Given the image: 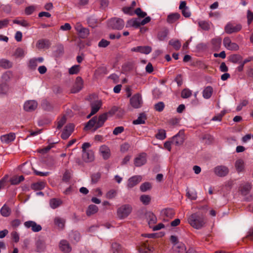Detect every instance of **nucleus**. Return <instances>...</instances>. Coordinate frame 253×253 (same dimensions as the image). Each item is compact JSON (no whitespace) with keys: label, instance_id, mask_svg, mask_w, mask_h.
Returning <instances> with one entry per match:
<instances>
[{"label":"nucleus","instance_id":"22","mask_svg":"<svg viewBox=\"0 0 253 253\" xmlns=\"http://www.w3.org/2000/svg\"><path fill=\"white\" fill-rule=\"evenodd\" d=\"M50 45L49 41L45 39L39 40L36 44L37 48L39 49H47L50 47Z\"/></svg>","mask_w":253,"mask_h":253},{"label":"nucleus","instance_id":"27","mask_svg":"<svg viewBox=\"0 0 253 253\" xmlns=\"http://www.w3.org/2000/svg\"><path fill=\"white\" fill-rule=\"evenodd\" d=\"M98 211V207L95 205H90L86 211V215L88 216H90L95 213H96Z\"/></svg>","mask_w":253,"mask_h":253},{"label":"nucleus","instance_id":"55","mask_svg":"<svg viewBox=\"0 0 253 253\" xmlns=\"http://www.w3.org/2000/svg\"><path fill=\"white\" fill-rule=\"evenodd\" d=\"M186 196L191 200H195L197 199V193L195 191L190 192L187 191Z\"/></svg>","mask_w":253,"mask_h":253},{"label":"nucleus","instance_id":"56","mask_svg":"<svg viewBox=\"0 0 253 253\" xmlns=\"http://www.w3.org/2000/svg\"><path fill=\"white\" fill-rule=\"evenodd\" d=\"M134 13L140 18H144L147 15L146 12L142 11L140 8H137L134 11Z\"/></svg>","mask_w":253,"mask_h":253},{"label":"nucleus","instance_id":"12","mask_svg":"<svg viewBox=\"0 0 253 253\" xmlns=\"http://www.w3.org/2000/svg\"><path fill=\"white\" fill-rule=\"evenodd\" d=\"M131 106L136 109L139 108L142 104V99L140 95L137 93L133 95L130 99Z\"/></svg>","mask_w":253,"mask_h":253},{"label":"nucleus","instance_id":"60","mask_svg":"<svg viewBox=\"0 0 253 253\" xmlns=\"http://www.w3.org/2000/svg\"><path fill=\"white\" fill-rule=\"evenodd\" d=\"M165 107V104L163 102H159L155 105L156 111H163Z\"/></svg>","mask_w":253,"mask_h":253},{"label":"nucleus","instance_id":"4","mask_svg":"<svg viewBox=\"0 0 253 253\" xmlns=\"http://www.w3.org/2000/svg\"><path fill=\"white\" fill-rule=\"evenodd\" d=\"M241 29V25L228 22L224 27V31L227 34H231L240 31Z\"/></svg>","mask_w":253,"mask_h":253},{"label":"nucleus","instance_id":"36","mask_svg":"<svg viewBox=\"0 0 253 253\" xmlns=\"http://www.w3.org/2000/svg\"><path fill=\"white\" fill-rule=\"evenodd\" d=\"M235 167L238 172H240L244 170V163L242 159L237 160L235 164Z\"/></svg>","mask_w":253,"mask_h":253},{"label":"nucleus","instance_id":"7","mask_svg":"<svg viewBox=\"0 0 253 253\" xmlns=\"http://www.w3.org/2000/svg\"><path fill=\"white\" fill-rule=\"evenodd\" d=\"M185 140L184 132L180 130L179 132L172 137V143L176 146L181 145Z\"/></svg>","mask_w":253,"mask_h":253},{"label":"nucleus","instance_id":"50","mask_svg":"<svg viewBox=\"0 0 253 253\" xmlns=\"http://www.w3.org/2000/svg\"><path fill=\"white\" fill-rule=\"evenodd\" d=\"M80 69V66L79 65H75L73 66L69 70V73L70 75L77 74L79 73Z\"/></svg>","mask_w":253,"mask_h":253},{"label":"nucleus","instance_id":"24","mask_svg":"<svg viewBox=\"0 0 253 253\" xmlns=\"http://www.w3.org/2000/svg\"><path fill=\"white\" fill-rule=\"evenodd\" d=\"M83 159L85 162H92L94 160V154L92 150L83 152Z\"/></svg>","mask_w":253,"mask_h":253},{"label":"nucleus","instance_id":"51","mask_svg":"<svg viewBox=\"0 0 253 253\" xmlns=\"http://www.w3.org/2000/svg\"><path fill=\"white\" fill-rule=\"evenodd\" d=\"M156 137L160 140H163L166 137V131L164 129H160L156 134Z\"/></svg>","mask_w":253,"mask_h":253},{"label":"nucleus","instance_id":"23","mask_svg":"<svg viewBox=\"0 0 253 253\" xmlns=\"http://www.w3.org/2000/svg\"><path fill=\"white\" fill-rule=\"evenodd\" d=\"M15 138V134L14 133L10 132L8 134L3 135L1 136V141L5 143H9L13 141Z\"/></svg>","mask_w":253,"mask_h":253},{"label":"nucleus","instance_id":"16","mask_svg":"<svg viewBox=\"0 0 253 253\" xmlns=\"http://www.w3.org/2000/svg\"><path fill=\"white\" fill-rule=\"evenodd\" d=\"M146 154L142 153L135 158L134 160V164L136 167H141L146 163Z\"/></svg>","mask_w":253,"mask_h":253},{"label":"nucleus","instance_id":"20","mask_svg":"<svg viewBox=\"0 0 253 253\" xmlns=\"http://www.w3.org/2000/svg\"><path fill=\"white\" fill-rule=\"evenodd\" d=\"M36 246L37 252L41 253L44 252L46 249L45 240L42 238H39L36 242Z\"/></svg>","mask_w":253,"mask_h":253},{"label":"nucleus","instance_id":"5","mask_svg":"<svg viewBox=\"0 0 253 253\" xmlns=\"http://www.w3.org/2000/svg\"><path fill=\"white\" fill-rule=\"evenodd\" d=\"M75 29L80 38L85 39L89 34V30L86 28L83 27L80 23H78L76 24Z\"/></svg>","mask_w":253,"mask_h":253},{"label":"nucleus","instance_id":"19","mask_svg":"<svg viewBox=\"0 0 253 253\" xmlns=\"http://www.w3.org/2000/svg\"><path fill=\"white\" fill-rule=\"evenodd\" d=\"M83 87V81L81 77H78L73 88L72 89V92L75 93L80 91Z\"/></svg>","mask_w":253,"mask_h":253},{"label":"nucleus","instance_id":"44","mask_svg":"<svg viewBox=\"0 0 253 253\" xmlns=\"http://www.w3.org/2000/svg\"><path fill=\"white\" fill-rule=\"evenodd\" d=\"M168 34V31L167 30H164L163 31H160L157 35V38L159 41H164Z\"/></svg>","mask_w":253,"mask_h":253},{"label":"nucleus","instance_id":"32","mask_svg":"<svg viewBox=\"0 0 253 253\" xmlns=\"http://www.w3.org/2000/svg\"><path fill=\"white\" fill-rule=\"evenodd\" d=\"M211 43L212 47L214 50H218L221 46V38H215L212 40Z\"/></svg>","mask_w":253,"mask_h":253},{"label":"nucleus","instance_id":"14","mask_svg":"<svg viewBox=\"0 0 253 253\" xmlns=\"http://www.w3.org/2000/svg\"><path fill=\"white\" fill-rule=\"evenodd\" d=\"M24 225L27 228H31L32 230L35 232H39L42 229L40 225L37 224L35 221L31 220L25 222Z\"/></svg>","mask_w":253,"mask_h":253},{"label":"nucleus","instance_id":"31","mask_svg":"<svg viewBox=\"0 0 253 253\" xmlns=\"http://www.w3.org/2000/svg\"><path fill=\"white\" fill-rule=\"evenodd\" d=\"M133 69V65L132 63L127 62L122 66V73L127 74L131 71Z\"/></svg>","mask_w":253,"mask_h":253},{"label":"nucleus","instance_id":"40","mask_svg":"<svg viewBox=\"0 0 253 253\" xmlns=\"http://www.w3.org/2000/svg\"><path fill=\"white\" fill-rule=\"evenodd\" d=\"M9 90V85L4 82L0 84V94H5Z\"/></svg>","mask_w":253,"mask_h":253},{"label":"nucleus","instance_id":"33","mask_svg":"<svg viewBox=\"0 0 253 253\" xmlns=\"http://www.w3.org/2000/svg\"><path fill=\"white\" fill-rule=\"evenodd\" d=\"M180 15L177 13L170 14L167 17V22L169 23H173L178 20Z\"/></svg>","mask_w":253,"mask_h":253},{"label":"nucleus","instance_id":"11","mask_svg":"<svg viewBox=\"0 0 253 253\" xmlns=\"http://www.w3.org/2000/svg\"><path fill=\"white\" fill-rule=\"evenodd\" d=\"M142 177L141 175H134L128 179L127 184V188L131 189L137 185L142 180Z\"/></svg>","mask_w":253,"mask_h":253},{"label":"nucleus","instance_id":"29","mask_svg":"<svg viewBox=\"0 0 253 253\" xmlns=\"http://www.w3.org/2000/svg\"><path fill=\"white\" fill-rule=\"evenodd\" d=\"M54 224L59 229H63L65 227V220L60 217H56L54 220Z\"/></svg>","mask_w":253,"mask_h":253},{"label":"nucleus","instance_id":"58","mask_svg":"<svg viewBox=\"0 0 253 253\" xmlns=\"http://www.w3.org/2000/svg\"><path fill=\"white\" fill-rule=\"evenodd\" d=\"M13 23L14 24H17L18 25H20L22 26L27 27L29 26V24L26 20H14Z\"/></svg>","mask_w":253,"mask_h":253},{"label":"nucleus","instance_id":"49","mask_svg":"<svg viewBox=\"0 0 253 253\" xmlns=\"http://www.w3.org/2000/svg\"><path fill=\"white\" fill-rule=\"evenodd\" d=\"M199 26L204 30L208 31L210 28V25L208 22L201 21L199 22Z\"/></svg>","mask_w":253,"mask_h":253},{"label":"nucleus","instance_id":"37","mask_svg":"<svg viewBox=\"0 0 253 253\" xmlns=\"http://www.w3.org/2000/svg\"><path fill=\"white\" fill-rule=\"evenodd\" d=\"M12 63L9 60L6 59H2L0 60V66L4 68L8 69L12 67Z\"/></svg>","mask_w":253,"mask_h":253},{"label":"nucleus","instance_id":"35","mask_svg":"<svg viewBox=\"0 0 253 253\" xmlns=\"http://www.w3.org/2000/svg\"><path fill=\"white\" fill-rule=\"evenodd\" d=\"M0 211L2 216L8 217L11 213V209L5 204L1 208Z\"/></svg>","mask_w":253,"mask_h":253},{"label":"nucleus","instance_id":"18","mask_svg":"<svg viewBox=\"0 0 253 253\" xmlns=\"http://www.w3.org/2000/svg\"><path fill=\"white\" fill-rule=\"evenodd\" d=\"M38 106V103L35 100H28L24 103L25 111H34Z\"/></svg>","mask_w":253,"mask_h":253},{"label":"nucleus","instance_id":"64","mask_svg":"<svg viewBox=\"0 0 253 253\" xmlns=\"http://www.w3.org/2000/svg\"><path fill=\"white\" fill-rule=\"evenodd\" d=\"M9 20L8 19H4L0 20V29L6 27L9 23Z\"/></svg>","mask_w":253,"mask_h":253},{"label":"nucleus","instance_id":"3","mask_svg":"<svg viewBox=\"0 0 253 253\" xmlns=\"http://www.w3.org/2000/svg\"><path fill=\"white\" fill-rule=\"evenodd\" d=\"M132 210V208L130 205H123L118 209L117 216L121 219H125L130 214Z\"/></svg>","mask_w":253,"mask_h":253},{"label":"nucleus","instance_id":"9","mask_svg":"<svg viewBox=\"0 0 253 253\" xmlns=\"http://www.w3.org/2000/svg\"><path fill=\"white\" fill-rule=\"evenodd\" d=\"M213 171L219 177H224L229 173L228 168L224 166H218L214 168Z\"/></svg>","mask_w":253,"mask_h":253},{"label":"nucleus","instance_id":"45","mask_svg":"<svg viewBox=\"0 0 253 253\" xmlns=\"http://www.w3.org/2000/svg\"><path fill=\"white\" fill-rule=\"evenodd\" d=\"M45 186V183L44 182H40L35 183L32 184V189L36 190H39L42 189Z\"/></svg>","mask_w":253,"mask_h":253},{"label":"nucleus","instance_id":"46","mask_svg":"<svg viewBox=\"0 0 253 253\" xmlns=\"http://www.w3.org/2000/svg\"><path fill=\"white\" fill-rule=\"evenodd\" d=\"M140 200L144 205H148L150 203L151 197L147 195H143L140 196Z\"/></svg>","mask_w":253,"mask_h":253},{"label":"nucleus","instance_id":"13","mask_svg":"<svg viewBox=\"0 0 253 253\" xmlns=\"http://www.w3.org/2000/svg\"><path fill=\"white\" fill-rule=\"evenodd\" d=\"M144 216L148 222L149 226L152 228V225L157 222V217L151 211H146L145 213Z\"/></svg>","mask_w":253,"mask_h":253},{"label":"nucleus","instance_id":"62","mask_svg":"<svg viewBox=\"0 0 253 253\" xmlns=\"http://www.w3.org/2000/svg\"><path fill=\"white\" fill-rule=\"evenodd\" d=\"M138 251L140 253H146L150 251V249L147 247V245L144 243L142 247H139Z\"/></svg>","mask_w":253,"mask_h":253},{"label":"nucleus","instance_id":"61","mask_svg":"<svg viewBox=\"0 0 253 253\" xmlns=\"http://www.w3.org/2000/svg\"><path fill=\"white\" fill-rule=\"evenodd\" d=\"M224 115H225V112H224L223 113H219V114H217V115L214 116L212 118L211 121L220 122L222 120V118Z\"/></svg>","mask_w":253,"mask_h":253},{"label":"nucleus","instance_id":"25","mask_svg":"<svg viewBox=\"0 0 253 253\" xmlns=\"http://www.w3.org/2000/svg\"><path fill=\"white\" fill-rule=\"evenodd\" d=\"M251 188V185L250 183L248 182L243 184L240 186V190L243 195H247L248 194Z\"/></svg>","mask_w":253,"mask_h":253},{"label":"nucleus","instance_id":"17","mask_svg":"<svg viewBox=\"0 0 253 253\" xmlns=\"http://www.w3.org/2000/svg\"><path fill=\"white\" fill-rule=\"evenodd\" d=\"M99 152L103 159L105 160H108L110 157L111 151L110 148L106 145H103L100 146Z\"/></svg>","mask_w":253,"mask_h":253},{"label":"nucleus","instance_id":"26","mask_svg":"<svg viewBox=\"0 0 253 253\" xmlns=\"http://www.w3.org/2000/svg\"><path fill=\"white\" fill-rule=\"evenodd\" d=\"M147 120V116L144 112L139 114L137 119L133 120L132 124L133 125L144 124L145 121Z\"/></svg>","mask_w":253,"mask_h":253},{"label":"nucleus","instance_id":"6","mask_svg":"<svg viewBox=\"0 0 253 253\" xmlns=\"http://www.w3.org/2000/svg\"><path fill=\"white\" fill-rule=\"evenodd\" d=\"M109 24L114 29L121 30L124 26V22L122 19L113 18L110 20Z\"/></svg>","mask_w":253,"mask_h":253},{"label":"nucleus","instance_id":"38","mask_svg":"<svg viewBox=\"0 0 253 253\" xmlns=\"http://www.w3.org/2000/svg\"><path fill=\"white\" fill-rule=\"evenodd\" d=\"M67 122V118L65 115L58 119L57 128L60 129Z\"/></svg>","mask_w":253,"mask_h":253},{"label":"nucleus","instance_id":"41","mask_svg":"<svg viewBox=\"0 0 253 253\" xmlns=\"http://www.w3.org/2000/svg\"><path fill=\"white\" fill-rule=\"evenodd\" d=\"M49 204L51 208L55 209L62 204V201L59 199H52L50 200Z\"/></svg>","mask_w":253,"mask_h":253},{"label":"nucleus","instance_id":"28","mask_svg":"<svg viewBox=\"0 0 253 253\" xmlns=\"http://www.w3.org/2000/svg\"><path fill=\"white\" fill-rule=\"evenodd\" d=\"M213 92V88L211 86H208L205 88L203 91V96L205 99H209Z\"/></svg>","mask_w":253,"mask_h":253},{"label":"nucleus","instance_id":"10","mask_svg":"<svg viewBox=\"0 0 253 253\" xmlns=\"http://www.w3.org/2000/svg\"><path fill=\"white\" fill-rule=\"evenodd\" d=\"M223 43L224 46L228 50H237L239 49L238 45L235 42H232L229 37L224 38Z\"/></svg>","mask_w":253,"mask_h":253},{"label":"nucleus","instance_id":"57","mask_svg":"<svg viewBox=\"0 0 253 253\" xmlns=\"http://www.w3.org/2000/svg\"><path fill=\"white\" fill-rule=\"evenodd\" d=\"M55 143H51L50 144H49L48 146H47L46 147H45L44 148L42 149H40L39 150V152L40 153H42V154H44V153H47V152H48L52 147H53L54 146V144H55Z\"/></svg>","mask_w":253,"mask_h":253},{"label":"nucleus","instance_id":"63","mask_svg":"<svg viewBox=\"0 0 253 253\" xmlns=\"http://www.w3.org/2000/svg\"><path fill=\"white\" fill-rule=\"evenodd\" d=\"M116 191L111 190L107 193L106 198L109 199H112L116 196Z\"/></svg>","mask_w":253,"mask_h":253},{"label":"nucleus","instance_id":"47","mask_svg":"<svg viewBox=\"0 0 253 253\" xmlns=\"http://www.w3.org/2000/svg\"><path fill=\"white\" fill-rule=\"evenodd\" d=\"M152 188V186L150 183L148 182H146L142 183L140 186V190L142 192H145L147 190L151 189Z\"/></svg>","mask_w":253,"mask_h":253},{"label":"nucleus","instance_id":"48","mask_svg":"<svg viewBox=\"0 0 253 253\" xmlns=\"http://www.w3.org/2000/svg\"><path fill=\"white\" fill-rule=\"evenodd\" d=\"M192 95V91L188 88H185L181 91V96L183 98H187Z\"/></svg>","mask_w":253,"mask_h":253},{"label":"nucleus","instance_id":"39","mask_svg":"<svg viewBox=\"0 0 253 253\" xmlns=\"http://www.w3.org/2000/svg\"><path fill=\"white\" fill-rule=\"evenodd\" d=\"M126 27H134L137 28H139L140 27L139 21L137 19H131L128 20L126 24Z\"/></svg>","mask_w":253,"mask_h":253},{"label":"nucleus","instance_id":"54","mask_svg":"<svg viewBox=\"0 0 253 253\" xmlns=\"http://www.w3.org/2000/svg\"><path fill=\"white\" fill-rule=\"evenodd\" d=\"M14 55L17 58L23 57L24 56V51L21 48H17L14 53Z\"/></svg>","mask_w":253,"mask_h":253},{"label":"nucleus","instance_id":"30","mask_svg":"<svg viewBox=\"0 0 253 253\" xmlns=\"http://www.w3.org/2000/svg\"><path fill=\"white\" fill-rule=\"evenodd\" d=\"M91 111H99L102 106V102L100 100H95L90 103Z\"/></svg>","mask_w":253,"mask_h":253},{"label":"nucleus","instance_id":"59","mask_svg":"<svg viewBox=\"0 0 253 253\" xmlns=\"http://www.w3.org/2000/svg\"><path fill=\"white\" fill-rule=\"evenodd\" d=\"M124 131V127L122 126H118L114 128L113 131V134L117 135Z\"/></svg>","mask_w":253,"mask_h":253},{"label":"nucleus","instance_id":"1","mask_svg":"<svg viewBox=\"0 0 253 253\" xmlns=\"http://www.w3.org/2000/svg\"><path fill=\"white\" fill-rule=\"evenodd\" d=\"M107 112L100 115L98 117L96 116H94L86 124L84 129V130H89L94 126L93 131H95L98 128L103 126L104 122L107 119Z\"/></svg>","mask_w":253,"mask_h":253},{"label":"nucleus","instance_id":"8","mask_svg":"<svg viewBox=\"0 0 253 253\" xmlns=\"http://www.w3.org/2000/svg\"><path fill=\"white\" fill-rule=\"evenodd\" d=\"M75 128V125L73 124H68L67 125L61 135V137L64 140H66L69 137L73 132Z\"/></svg>","mask_w":253,"mask_h":253},{"label":"nucleus","instance_id":"2","mask_svg":"<svg viewBox=\"0 0 253 253\" xmlns=\"http://www.w3.org/2000/svg\"><path fill=\"white\" fill-rule=\"evenodd\" d=\"M188 222L193 228L199 229L204 226L206 219L202 213L196 212L189 216Z\"/></svg>","mask_w":253,"mask_h":253},{"label":"nucleus","instance_id":"42","mask_svg":"<svg viewBox=\"0 0 253 253\" xmlns=\"http://www.w3.org/2000/svg\"><path fill=\"white\" fill-rule=\"evenodd\" d=\"M101 176V173L99 172L94 173L90 176L91 183L95 184L97 183L100 180Z\"/></svg>","mask_w":253,"mask_h":253},{"label":"nucleus","instance_id":"34","mask_svg":"<svg viewBox=\"0 0 253 253\" xmlns=\"http://www.w3.org/2000/svg\"><path fill=\"white\" fill-rule=\"evenodd\" d=\"M169 43L176 50H179L181 46V42L178 40L171 39L169 41Z\"/></svg>","mask_w":253,"mask_h":253},{"label":"nucleus","instance_id":"21","mask_svg":"<svg viewBox=\"0 0 253 253\" xmlns=\"http://www.w3.org/2000/svg\"><path fill=\"white\" fill-rule=\"evenodd\" d=\"M59 247L60 250L65 253H69L72 250L70 244L66 240H62L60 242Z\"/></svg>","mask_w":253,"mask_h":253},{"label":"nucleus","instance_id":"52","mask_svg":"<svg viewBox=\"0 0 253 253\" xmlns=\"http://www.w3.org/2000/svg\"><path fill=\"white\" fill-rule=\"evenodd\" d=\"M112 250L113 253H119L121 250V246L117 243H114L112 244Z\"/></svg>","mask_w":253,"mask_h":253},{"label":"nucleus","instance_id":"15","mask_svg":"<svg viewBox=\"0 0 253 253\" xmlns=\"http://www.w3.org/2000/svg\"><path fill=\"white\" fill-rule=\"evenodd\" d=\"M131 51L132 52H140L141 53L148 54L151 52L152 48L150 46H138L132 48L131 49Z\"/></svg>","mask_w":253,"mask_h":253},{"label":"nucleus","instance_id":"43","mask_svg":"<svg viewBox=\"0 0 253 253\" xmlns=\"http://www.w3.org/2000/svg\"><path fill=\"white\" fill-rule=\"evenodd\" d=\"M173 249L178 253H180L185 250V246L182 243L179 242L177 244L173 246Z\"/></svg>","mask_w":253,"mask_h":253},{"label":"nucleus","instance_id":"53","mask_svg":"<svg viewBox=\"0 0 253 253\" xmlns=\"http://www.w3.org/2000/svg\"><path fill=\"white\" fill-rule=\"evenodd\" d=\"M164 214L168 217L172 218L174 214V211L172 209H166L164 211Z\"/></svg>","mask_w":253,"mask_h":253}]
</instances>
